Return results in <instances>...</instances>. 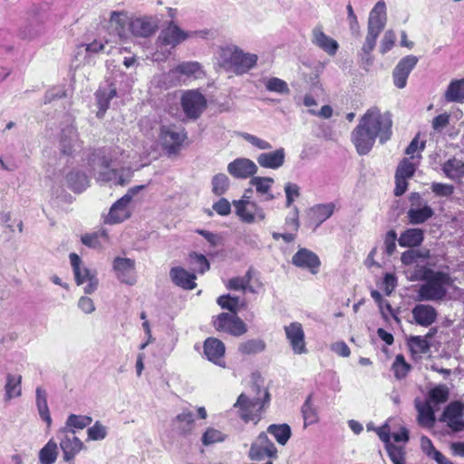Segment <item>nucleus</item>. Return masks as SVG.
<instances>
[{
    "instance_id": "f257e3e1",
    "label": "nucleus",
    "mask_w": 464,
    "mask_h": 464,
    "mask_svg": "<svg viewBox=\"0 0 464 464\" xmlns=\"http://www.w3.org/2000/svg\"><path fill=\"white\" fill-rule=\"evenodd\" d=\"M208 34V32L207 31L195 33L185 31L171 21L160 33L157 40L160 50L153 54L152 59L157 62L163 61L170 54L173 49L187 39L198 34L200 37H205Z\"/></svg>"
},
{
    "instance_id": "f03ea898",
    "label": "nucleus",
    "mask_w": 464,
    "mask_h": 464,
    "mask_svg": "<svg viewBox=\"0 0 464 464\" xmlns=\"http://www.w3.org/2000/svg\"><path fill=\"white\" fill-rule=\"evenodd\" d=\"M423 281V284L415 286V301L441 300L447 294L448 286L453 283L449 274L440 271H434Z\"/></svg>"
},
{
    "instance_id": "7ed1b4c3",
    "label": "nucleus",
    "mask_w": 464,
    "mask_h": 464,
    "mask_svg": "<svg viewBox=\"0 0 464 464\" xmlns=\"http://www.w3.org/2000/svg\"><path fill=\"white\" fill-rule=\"evenodd\" d=\"M261 396H253L247 393H241L234 404L239 417L245 421H253L256 424L260 420L261 411L269 401V393L266 390H258Z\"/></svg>"
},
{
    "instance_id": "20e7f679",
    "label": "nucleus",
    "mask_w": 464,
    "mask_h": 464,
    "mask_svg": "<svg viewBox=\"0 0 464 464\" xmlns=\"http://www.w3.org/2000/svg\"><path fill=\"white\" fill-rule=\"evenodd\" d=\"M387 6L383 0L378 1L369 13L367 35L362 51L370 53L375 47L377 38L387 24Z\"/></svg>"
},
{
    "instance_id": "39448f33",
    "label": "nucleus",
    "mask_w": 464,
    "mask_h": 464,
    "mask_svg": "<svg viewBox=\"0 0 464 464\" xmlns=\"http://www.w3.org/2000/svg\"><path fill=\"white\" fill-rule=\"evenodd\" d=\"M143 188V186H136L128 189L121 198L114 202L106 214H102V222L113 226L130 219L133 212V198Z\"/></svg>"
},
{
    "instance_id": "423d86ee",
    "label": "nucleus",
    "mask_w": 464,
    "mask_h": 464,
    "mask_svg": "<svg viewBox=\"0 0 464 464\" xmlns=\"http://www.w3.org/2000/svg\"><path fill=\"white\" fill-rule=\"evenodd\" d=\"M359 122L372 134L384 143L392 135V121L389 114L382 113L378 108L369 109L360 119Z\"/></svg>"
},
{
    "instance_id": "0eeeda50",
    "label": "nucleus",
    "mask_w": 464,
    "mask_h": 464,
    "mask_svg": "<svg viewBox=\"0 0 464 464\" xmlns=\"http://www.w3.org/2000/svg\"><path fill=\"white\" fill-rule=\"evenodd\" d=\"M142 130L147 136L151 138H155V134H158V142L169 150H173L179 147L186 139L184 132L179 130L172 125L158 126L155 122L150 128V130H149L147 129V124L142 123Z\"/></svg>"
},
{
    "instance_id": "6e6552de",
    "label": "nucleus",
    "mask_w": 464,
    "mask_h": 464,
    "mask_svg": "<svg viewBox=\"0 0 464 464\" xmlns=\"http://www.w3.org/2000/svg\"><path fill=\"white\" fill-rule=\"evenodd\" d=\"M69 258L77 285H83V291L87 295L94 293L99 285L97 272L87 267L75 253L70 254Z\"/></svg>"
},
{
    "instance_id": "1a4fd4ad",
    "label": "nucleus",
    "mask_w": 464,
    "mask_h": 464,
    "mask_svg": "<svg viewBox=\"0 0 464 464\" xmlns=\"http://www.w3.org/2000/svg\"><path fill=\"white\" fill-rule=\"evenodd\" d=\"M120 163H124L123 160H119L117 158L111 159L109 161L103 160L97 172V179L100 181L110 182L114 186H125L130 180V171L129 169L121 168L118 169L117 167Z\"/></svg>"
},
{
    "instance_id": "9d476101",
    "label": "nucleus",
    "mask_w": 464,
    "mask_h": 464,
    "mask_svg": "<svg viewBox=\"0 0 464 464\" xmlns=\"http://www.w3.org/2000/svg\"><path fill=\"white\" fill-rule=\"evenodd\" d=\"M235 214L240 221L246 224L262 222L266 215L262 207L251 200L250 197L244 194L240 199L233 201Z\"/></svg>"
},
{
    "instance_id": "9b49d317",
    "label": "nucleus",
    "mask_w": 464,
    "mask_h": 464,
    "mask_svg": "<svg viewBox=\"0 0 464 464\" xmlns=\"http://www.w3.org/2000/svg\"><path fill=\"white\" fill-rule=\"evenodd\" d=\"M58 435L59 445L66 462L72 460L77 454L85 449L83 442L75 435L74 430L61 429Z\"/></svg>"
},
{
    "instance_id": "f8f14e48",
    "label": "nucleus",
    "mask_w": 464,
    "mask_h": 464,
    "mask_svg": "<svg viewBox=\"0 0 464 464\" xmlns=\"http://www.w3.org/2000/svg\"><path fill=\"white\" fill-rule=\"evenodd\" d=\"M214 327L234 336H241L246 333V324L236 314L222 313L213 321Z\"/></svg>"
},
{
    "instance_id": "ddd939ff",
    "label": "nucleus",
    "mask_w": 464,
    "mask_h": 464,
    "mask_svg": "<svg viewBox=\"0 0 464 464\" xmlns=\"http://www.w3.org/2000/svg\"><path fill=\"white\" fill-rule=\"evenodd\" d=\"M419 163L418 160H411L408 158L403 159L399 163L395 173L394 194L396 196H401L405 193L408 188V179L413 176Z\"/></svg>"
},
{
    "instance_id": "4468645a",
    "label": "nucleus",
    "mask_w": 464,
    "mask_h": 464,
    "mask_svg": "<svg viewBox=\"0 0 464 464\" xmlns=\"http://www.w3.org/2000/svg\"><path fill=\"white\" fill-rule=\"evenodd\" d=\"M248 457L252 460H262L265 458L276 459L277 457V450L267 435L262 432L252 443Z\"/></svg>"
},
{
    "instance_id": "2eb2a0df",
    "label": "nucleus",
    "mask_w": 464,
    "mask_h": 464,
    "mask_svg": "<svg viewBox=\"0 0 464 464\" xmlns=\"http://www.w3.org/2000/svg\"><path fill=\"white\" fill-rule=\"evenodd\" d=\"M286 340L295 354L307 353L305 334L302 324L293 322L284 327Z\"/></svg>"
},
{
    "instance_id": "dca6fc26",
    "label": "nucleus",
    "mask_w": 464,
    "mask_h": 464,
    "mask_svg": "<svg viewBox=\"0 0 464 464\" xmlns=\"http://www.w3.org/2000/svg\"><path fill=\"white\" fill-rule=\"evenodd\" d=\"M227 170L237 179H252L258 171V167L252 160L245 157L237 158L227 164Z\"/></svg>"
},
{
    "instance_id": "f3484780",
    "label": "nucleus",
    "mask_w": 464,
    "mask_h": 464,
    "mask_svg": "<svg viewBox=\"0 0 464 464\" xmlns=\"http://www.w3.org/2000/svg\"><path fill=\"white\" fill-rule=\"evenodd\" d=\"M181 104L186 115L196 119L205 110L207 101L199 92L190 90L182 95Z\"/></svg>"
},
{
    "instance_id": "a211bd4d",
    "label": "nucleus",
    "mask_w": 464,
    "mask_h": 464,
    "mask_svg": "<svg viewBox=\"0 0 464 464\" xmlns=\"http://www.w3.org/2000/svg\"><path fill=\"white\" fill-rule=\"evenodd\" d=\"M376 139L377 138L360 122L351 134L352 142L360 155L368 154L373 147Z\"/></svg>"
},
{
    "instance_id": "6ab92c4d",
    "label": "nucleus",
    "mask_w": 464,
    "mask_h": 464,
    "mask_svg": "<svg viewBox=\"0 0 464 464\" xmlns=\"http://www.w3.org/2000/svg\"><path fill=\"white\" fill-rule=\"evenodd\" d=\"M336 206L334 202L316 204L307 210L308 226L314 230L318 228L334 213Z\"/></svg>"
},
{
    "instance_id": "aec40b11",
    "label": "nucleus",
    "mask_w": 464,
    "mask_h": 464,
    "mask_svg": "<svg viewBox=\"0 0 464 464\" xmlns=\"http://www.w3.org/2000/svg\"><path fill=\"white\" fill-rule=\"evenodd\" d=\"M159 27V19L154 16H142L132 18L130 22V32L136 37H149Z\"/></svg>"
},
{
    "instance_id": "412c9836",
    "label": "nucleus",
    "mask_w": 464,
    "mask_h": 464,
    "mask_svg": "<svg viewBox=\"0 0 464 464\" xmlns=\"http://www.w3.org/2000/svg\"><path fill=\"white\" fill-rule=\"evenodd\" d=\"M113 270L117 278L124 284L132 285L136 283L135 263L132 259L116 257L113 260Z\"/></svg>"
},
{
    "instance_id": "4be33fe9",
    "label": "nucleus",
    "mask_w": 464,
    "mask_h": 464,
    "mask_svg": "<svg viewBox=\"0 0 464 464\" xmlns=\"http://www.w3.org/2000/svg\"><path fill=\"white\" fill-rule=\"evenodd\" d=\"M418 58L408 55L402 58L393 70V82L396 87L402 89L406 86L410 72L416 66Z\"/></svg>"
},
{
    "instance_id": "5701e85b",
    "label": "nucleus",
    "mask_w": 464,
    "mask_h": 464,
    "mask_svg": "<svg viewBox=\"0 0 464 464\" xmlns=\"http://www.w3.org/2000/svg\"><path fill=\"white\" fill-rule=\"evenodd\" d=\"M292 262L295 266L307 269L313 275L318 273L321 265L319 257L314 252L306 248L299 249L293 256Z\"/></svg>"
},
{
    "instance_id": "b1692460",
    "label": "nucleus",
    "mask_w": 464,
    "mask_h": 464,
    "mask_svg": "<svg viewBox=\"0 0 464 464\" xmlns=\"http://www.w3.org/2000/svg\"><path fill=\"white\" fill-rule=\"evenodd\" d=\"M225 351V344L217 338H208L204 343V354L208 360L222 368L226 367Z\"/></svg>"
},
{
    "instance_id": "393cba45",
    "label": "nucleus",
    "mask_w": 464,
    "mask_h": 464,
    "mask_svg": "<svg viewBox=\"0 0 464 464\" xmlns=\"http://www.w3.org/2000/svg\"><path fill=\"white\" fill-rule=\"evenodd\" d=\"M443 421L455 431L464 430V406L459 402L450 403L443 413Z\"/></svg>"
},
{
    "instance_id": "a878e982",
    "label": "nucleus",
    "mask_w": 464,
    "mask_h": 464,
    "mask_svg": "<svg viewBox=\"0 0 464 464\" xmlns=\"http://www.w3.org/2000/svg\"><path fill=\"white\" fill-rule=\"evenodd\" d=\"M169 73L179 80H185L201 78L204 75V71L198 62H183L171 69Z\"/></svg>"
},
{
    "instance_id": "bb28decb",
    "label": "nucleus",
    "mask_w": 464,
    "mask_h": 464,
    "mask_svg": "<svg viewBox=\"0 0 464 464\" xmlns=\"http://www.w3.org/2000/svg\"><path fill=\"white\" fill-rule=\"evenodd\" d=\"M256 161L264 169H278L285 164V150L284 148H279L273 151L260 153L256 157Z\"/></svg>"
},
{
    "instance_id": "cd10ccee",
    "label": "nucleus",
    "mask_w": 464,
    "mask_h": 464,
    "mask_svg": "<svg viewBox=\"0 0 464 464\" xmlns=\"http://www.w3.org/2000/svg\"><path fill=\"white\" fill-rule=\"evenodd\" d=\"M249 184L255 188L256 194L263 201H272L276 198L272 191V188L275 184L273 178L255 176L250 179Z\"/></svg>"
},
{
    "instance_id": "c85d7f7f",
    "label": "nucleus",
    "mask_w": 464,
    "mask_h": 464,
    "mask_svg": "<svg viewBox=\"0 0 464 464\" xmlns=\"http://www.w3.org/2000/svg\"><path fill=\"white\" fill-rule=\"evenodd\" d=\"M412 317L415 323L421 326H430L437 319L436 309L429 304H417L411 310Z\"/></svg>"
},
{
    "instance_id": "c756f323",
    "label": "nucleus",
    "mask_w": 464,
    "mask_h": 464,
    "mask_svg": "<svg viewBox=\"0 0 464 464\" xmlns=\"http://www.w3.org/2000/svg\"><path fill=\"white\" fill-rule=\"evenodd\" d=\"M312 42L329 55H334L339 47L338 43L332 37L326 35L322 27L319 26L314 28L312 32Z\"/></svg>"
},
{
    "instance_id": "7c9ffc66",
    "label": "nucleus",
    "mask_w": 464,
    "mask_h": 464,
    "mask_svg": "<svg viewBox=\"0 0 464 464\" xmlns=\"http://www.w3.org/2000/svg\"><path fill=\"white\" fill-rule=\"evenodd\" d=\"M80 148L78 134L73 126L63 129L60 136V149L63 154L71 155Z\"/></svg>"
},
{
    "instance_id": "2f4dec72",
    "label": "nucleus",
    "mask_w": 464,
    "mask_h": 464,
    "mask_svg": "<svg viewBox=\"0 0 464 464\" xmlns=\"http://www.w3.org/2000/svg\"><path fill=\"white\" fill-rule=\"evenodd\" d=\"M130 18L128 13L125 11H113L110 16V25L118 34V35L124 39L128 37V29L130 30Z\"/></svg>"
},
{
    "instance_id": "473e14b6",
    "label": "nucleus",
    "mask_w": 464,
    "mask_h": 464,
    "mask_svg": "<svg viewBox=\"0 0 464 464\" xmlns=\"http://www.w3.org/2000/svg\"><path fill=\"white\" fill-rule=\"evenodd\" d=\"M252 277V271L248 270L245 276H237L229 279L226 285L230 290L236 291H249L251 293H257L259 289L262 288V285L258 284L257 286H253L250 285Z\"/></svg>"
},
{
    "instance_id": "72a5a7b5",
    "label": "nucleus",
    "mask_w": 464,
    "mask_h": 464,
    "mask_svg": "<svg viewBox=\"0 0 464 464\" xmlns=\"http://www.w3.org/2000/svg\"><path fill=\"white\" fill-rule=\"evenodd\" d=\"M169 275L174 284L182 288L191 290L196 287L195 275L188 272L182 267H173L170 270Z\"/></svg>"
},
{
    "instance_id": "f704fd0d",
    "label": "nucleus",
    "mask_w": 464,
    "mask_h": 464,
    "mask_svg": "<svg viewBox=\"0 0 464 464\" xmlns=\"http://www.w3.org/2000/svg\"><path fill=\"white\" fill-rule=\"evenodd\" d=\"M415 406L418 411V422L423 427H432L435 422L434 411L430 401L421 402L415 401Z\"/></svg>"
},
{
    "instance_id": "c9c22d12",
    "label": "nucleus",
    "mask_w": 464,
    "mask_h": 464,
    "mask_svg": "<svg viewBox=\"0 0 464 464\" xmlns=\"http://www.w3.org/2000/svg\"><path fill=\"white\" fill-rule=\"evenodd\" d=\"M257 62V55L245 53L238 47L234 71L237 73H245L254 68Z\"/></svg>"
},
{
    "instance_id": "e433bc0d",
    "label": "nucleus",
    "mask_w": 464,
    "mask_h": 464,
    "mask_svg": "<svg viewBox=\"0 0 464 464\" xmlns=\"http://www.w3.org/2000/svg\"><path fill=\"white\" fill-rule=\"evenodd\" d=\"M407 214L411 224H421L431 218L434 212L426 203L423 205L419 204L418 206L412 203Z\"/></svg>"
},
{
    "instance_id": "4c0bfd02",
    "label": "nucleus",
    "mask_w": 464,
    "mask_h": 464,
    "mask_svg": "<svg viewBox=\"0 0 464 464\" xmlns=\"http://www.w3.org/2000/svg\"><path fill=\"white\" fill-rule=\"evenodd\" d=\"M65 182L69 188L74 192H82L89 186L88 177L80 170H72L65 177Z\"/></svg>"
},
{
    "instance_id": "58836bf2",
    "label": "nucleus",
    "mask_w": 464,
    "mask_h": 464,
    "mask_svg": "<svg viewBox=\"0 0 464 464\" xmlns=\"http://www.w3.org/2000/svg\"><path fill=\"white\" fill-rule=\"evenodd\" d=\"M238 46L237 45H227L221 47L218 53V64L227 69L234 70Z\"/></svg>"
},
{
    "instance_id": "ea45409f",
    "label": "nucleus",
    "mask_w": 464,
    "mask_h": 464,
    "mask_svg": "<svg viewBox=\"0 0 464 464\" xmlns=\"http://www.w3.org/2000/svg\"><path fill=\"white\" fill-rule=\"evenodd\" d=\"M35 402L41 419L50 427L52 418L47 403V392L42 387H37L35 390Z\"/></svg>"
},
{
    "instance_id": "a19ab883",
    "label": "nucleus",
    "mask_w": 464,
    "mask_h": 464,
    "mask_svg": "<svg viewBox=\"0 0 464 464\" xmlns=\"http://www.w3.org/2000/svg\"><path fill=\"white\" fill-rule=\"evenodd\" d=\"M109 234L104 229L92 234H87L82 237V244L94 249L102 248L105 244L109 243Z\"/></svg>"
},
{
    "instance_id": "79ce46f5",
    "label": "nucleus",
    "mask_w": 464,
    "mask_h": 464,
    "mask_svg": "<svg viewBox=\"0 0 464 464\" xmlns=\"http://www.w3.org/2000/svg\"><path fill=\"white\" fill-rule=\"evenodd\" d=\"M423 241V231L420 228H410L404 231L400 238L401 246H417Z\"/></svg>"
},
{
    "instance_id": "37998d69",
    "label": "nucleus",
    "mask_w": 464,
    "mask_h": 464,
    "mask_svg": "<svg viewBox=\"0 0 464 464\" xmlns=\"http://www.w3.org/2000/svg\"><path fill=\"white\" fill-rule=\"evenodd\" d=\"M116 96V89L109 86L108 89H101L96 92L99 111L97 116L102 118L109 108L111 100Z\"/></svg>"
},
{
    "instance_id": "c03bdc74",
    "label": "nucleus",
    "mask_w": 464,
    "mask_h": 464,
    "mask_svg": "<svg viewBox=\"0 0 464 464\" xmlns=\"http://www.w3.org/2000/svg\"><path fill=\"white\" fill-rule=\"evenodd\" d=\"M58 457V447L54 440L51 439L39 451L40 464H53Z\"/></svg>"
},
{
    "instance_id": "a18cd8bd",
    "label": "nucleus",
    "mask_w": 464,
    "mask_h": 464,
    "mask_svg": "<svg viewBox=\"0 0 464 464\" xmlns=\"http://www.w3.org/2000/svg\"><path fill=\"white\" fill-rule=\"evenodd\" d=\"M22 376L8 374L6 377V383L5 386V400L10 401L14 398H18L22 394Z\"/></svg>"
},
{
    "instance_id": "49530a36",
    "label": "nucleus",
    "mask_w": 464,
    "mask_h": 464,
    "mask_svg": "<svg viewBox=\"0 0 464 464\" xmlns=\"http://www.w3.org/2000/svg\"><path fill=\"white\" fill-rule=\"evenodd\" d=\"M443 171L448 178L460 180L464 178V162L456 159L449 160L443 165Z\"/></svg>"
},
{
    "instance_id": "de8ad7c7",
    "label": "nucleus",
    "mask_w": 464,
    "mask_h": 464,
    "mask_svg": "<svg viewBox=\"0 0 464 464\" xmlns=\"http://www.w3.org/2000/svg\"><path fill=\"white\" fill-rule=\"evenodd\" d=\"M445 98L449 102H464V78L450 82L445 92Z\"/></svg>"
},
{
    "instance_id": "09e8293b",
    "label": "nucleus",
    "mask_w": 464,
    "mask_h": 464,
    "mask_svg": "<svg viewBox=\"0 0 464 464\" xmlns=\"http://www.w3.org/2000/svg\"><path fill=\"white\" fill-rule=\"evenodd\" d=\"M433 272V270L419 263L404 269V274L409 281H422Z\"/></svg>"
},
{
    "instance_id": "8fccbe9b",
    "label": "nucleus",
    "mask_w": 464,
    "mask_h": 464,
    "mask_svg": "<svg viewBox=\"0 0 464 464\" xmlns=\"http://www.w3.org/2000/svg\"><path fill=\"white\" fill-rule=\"evenodd\" d=\"M267 432L281 445H285L291 436V429L287 424H272L267 428Z\"/></svg>"
},
{
    "instance_id": "3c124183",
    "label": "nucleus",
    "mask_w": 464,
    "mask_h": 464,
    "mask_svg": "<svg viewBox=\"0 0 464 464\" xmlns=\"http://www.w3.org/2000/svg\"><path fill=\"white\" fill-rule=\"evenodd\" d=\"M92 421V419L89 416L71 414L68 416L65 427L67 430H83L89 426Z\"/></svg>"
},
{
    "instance_id": "603ef678",
    "label": "nucleus",
    "mask_w": 464,
    "mask_h": 464,
    "mask_svg": "<svg viewBox=\"0 0 464 464\" xmlns=\"http://www.w3.org/2000/svg\"><path fill=\"white\" fill-rule=\"evenodd\" d=\"M194 422L193 413L190 411H183L179 413L173 420L174 426L183 431L186 432L191 430V427Z\"/></svg>"
},
{
    "instance_id": "864d4df0",
    "label": "nucleus",
    "mask_w": 464,
    "mask_h": 464,
    "mask_svg": "<svg viewBox=\"0 0 464 464\" xmlns=\"http://www.w3.org/2000/svg\"><path fill=\"white\" fill-rule=\"evenodd\" d=\"M266 347L264 341L260 339H250L241 343L238 351L243 354H254L262 352Z\"/></svg>"
},
{
    "instance_id": "5fc2aeb1",
    "label": "nucleus",
    "mask_w": 464,
    "mask_h": 464,
    "mask_svg": "<svg viewBox=\"0 0 464 464\" xmlns=\"http://www.w3.org/2000/svg\"><path fill=\"white\" fill-rule=\"evenodd\" d=\"M212 191L218 196H221L227 192L230 186L229 178L224 173L216 174L212 178Z\"/></svg>"
},
{
    "instance_id": "6e6d98bb",
    "label": "nucleus",
    "mask_w": 464,
    "mask_h": 464,
    "mask_svg": "<svg viewBox=\"0 0 464 464\" xmlns=\"http://www.w3.org/2000/svg\"><path fill=\"white\" fill-rule=\"evenodd\" d=\"M408 345L415 356L427 353L430 348L428 341L420 336H411L408 341Z\"/></svg>"
},
{
    "instance_id": "4d7b16f0",
    "label": "nucleus",
    "mask_w": 464,
    "mask_h": 464,
    "mask_svg": "<svg viewBox=\"0 0 464 464\" xmlns=\"http://www.w3.org/2000/svg\"><path fill=\"white\" fill-rule=\"evenodd\" d=\"M218 304L223 309H227L233 314H237L240 307H244L245 304L240 301L238 297L231 296L229 295H221L218 298Z\"/></svg>"
},
{
    "instance_id": "13d9d810",
    "label": "nucleus",
    "mask_w": 464,
    "mask_h": 464,
    "mask_svg": "<svg viewBox=\"0 0 464 464\" xmlns=\"http://www.w3.org/2000/svg\"><path fill=\"white\" fill-rule=\"evenodd\" d=\"M264 83L266 90L269 92L280 94H288L290 92L287 83L282 79L272 77L265 80Z\"/></svg>"
},
{
    "instance_id": "bf43d9fd",
    "label": "nucleus",
    "mask_w": 464,
    "mask_h": 464,
    "mask_svg": "<svg viewBox=\"0 0 464 464\" xmlns=\"http://www.w3.org/2000/svg\"><path fill=\"white\" fill-rule=\"evenodd\" d=\"M226 434L220 430L215 428H208L203 433L201 441L205 446H209L214 443L223 442L226 440Z\"/></svg>"
},
{
    "instance_id": "052dcab7",
    "label": "nucleus",
    "mask_w": 464,
    "mask_h": 464,
    "mask_svg": "<svg viewBox=\"0 0 464 464\" xmlns=\"http://www.w3.org/2000/svg\"><path fill=\"white\" fill-rule=\"evenodd\" d=\"M108 434V429L101 421H96L87 430L88 440H102Z\"/></svg>"
},
{
    "instance_id": "680f3d73",
    "label": "nucleus",
    "mask_w": 464,
    "mask_h": 464,
    "mask_svg": "<svg viewBox=\"0 0 464 464\" xmlns=\"http://www.w3.org/2000/svg\"><path fill=\"white\" fill-rule=\"evenodd\" d=\"M239 136L247 143L251 144L253 147L259 150H269L272 149L270 142L253 134L241 132Z\"/></svg>"
},
{
    "instance_id": "e2e57ef3",
    "label": "nucleus",
    "mask_w": 464,
    "mask_h": 464,
    "mask_svg": "<svg viewBox=\"0 0 464 464\" xmlns=\"http://www.w3.org/2000/svg\"><path fill=\"white\" fill-rule=\"evenodd\" d=\"M429 256V252L421 253L419 250L411 249L402 253L401 260V263L406 266L410 267L417 263H419L420 258H427Z\"/></svg>"
},
{
    "instance_id": "0e129e2a",
    "label": "nucleus",
    "mask_w": 464,
    "mask_h": 464,
    "mask_svg": "<svg viewBox=\"0 0 464 464\" xmlns=\"http://www.w3.org/2000/svg\"><path fill=\"white\" fill-rule=\"evenodd\" d=\"M448 397V389L443 385H439L430 391L427 401H430V404H440L445 402Z\"/></svg>"
},
{
    "instance_id": "69168bd1",
    "label": "nucleus",
    "mask_w": 464,
    "mask_h": 464,
    "mask_svg": "<svg viewBox=\"0 0 464 464\" xmlns=\"http://www.w3.org/2000/svg\"><path fill=\"white\" fill-rule=\"evenodd\" d=\"M107 41L97 39L89 44H81L77 46V53L82 54L83 53H98L105 52Z\"/></svg>"
},
{
    "instance_id": "338daca9",
    "label": "nucleus",
    "mask_w": 464,
    "mask_h": 464,
    "mask_svg": "<svg viewBox=\"0 0 464 464\" xmlns=\"http://www.w3.org/2000/svg\"><path fill=\"white\" fill-rule=\"evenodd\" d=\"M396 39H397V36H396V33L394 32V30L389 29V30L385 31V33L383 34V35L382 37L381 43H380V46H379L380 53L382 54H385L389 51H391L393 48V46L395 45Z\"/></svg>"
},
{
    "instance_id": "774afa93",
    "label": "nucleus",
    "mask_w": 464,
    "mask_h": 464,
    "mask_svg": "<svg viewBox=\"0 0 464 464\" xmlns=\"http://www.w3.org/2000/svg\"><path fill=\"white\" fill-rule=\"evenodd\" d=\"M302 413L304 418V427L316 423L318 421V416L316 410L311 403V399L308 398L302 407Z\"/></svg>"
}]
</instances>
